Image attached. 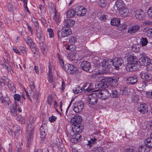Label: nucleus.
I'll return each instance as SVG.
<instances>
[{
  "mask_svg": "<svg viewBox=\"0 0 152 152\" xmlns=\"http://www.w3.org/2000/svg\"><path fill=\"white\" fill-rule=\"evenodd\" d=\"M35 122V119L32 117L29 118L26 124V140L28 143H30L32 139L34 128V124Z\"/></svg>",
  "mask_w": 152,
  "mask_h": 152,
  "instance_id": "1",
  "label": "nucleus"
},
{
  "mask_svg": "<svg viewBox=\"0 0 152 152\" xmlns=\"http://www.w3.org/2000/svg\"><path fill=\"white\" fill-rule=\"evenodd\" d=\"M125 56L128 58V62L126 68L127 71L131 72L133 70V67L137 65L138 59L131 53H127Z\"/></svg>",
  "mask_w": 152,
  "mask_h": 152,
  "instance_id": "2",
  "label": "nucleus"
},
{
  "mask_svg": "<svg viewBox=\"0 0 152 152\" xmlns=\"http://www.w3.org/2000/svg\"><path fill=\"white\" fill-rule=\"evenodd\" d=\"M21 96L18 94H15L14 95V99L15 101L14 105L10 108V112L12 115L14 117L18 116V113H21L22 110L18 104H17L16 101H20L21 99Z\"/></svg>",
  "mask_w": 152,
  "mask_h": 152,
  "instance_id": "3",
  "label": "nucleus"
},
{
  "mask_svg": "<svg viewBox=\"0 0 152 152\" xmlns=\"http://www.w3.org/2000/svg\"><path fill=\"white\" fill-rule=\"evenodd\" d=\"M100 66L104 72V73H108L110 71L113 65L112 59H110L103 60L101 63Z\"/></svg>",
  "mask_w": 152,
  "mask_h": 152,
  "instance_id": "4",
  "label": "nucleus"
},
{
  "mask_svg": "<svg viewBox=\"0 0 152 152\" xmlns=\"http://www.w3.org/2000/svg\"><path fill=\"white\" fill-rule=\"evenodd\" d=\"M64 68L66 72L71 75L75 74L78 72V68L72 64H66L64 66Z\"/></svg>",
  "mask_w": 152,
  "mask_h": 152,
  "instance_id": "5",
  "label": "nucleus"
},
{
  "mask_svg": "<svg viewBox=\"0 0 152 152\" xmlns=\"http://www.w3.org/2000/svg\"><path fill=\"white\" fill-rule=\"evenodd\" d=\"M71 33V30L70 28H63L57 31V35L59 38L67 37Z\"/></svg>",
  "mask_w": 152,
  "mask_h": 152,
  "instance_id": "6",
  "label": "nucleus"
},
{
  "mask_svg": "<svg viewBox=\"0 0 152 152\" xmlns=\"http://www.w3.org/2000/svg\"><path fill=\"white\" fill-rule=\"evenodd\" d=\"M98 94L96 92L93 93L87 96V100L90 104L94 105L96 104L98 101Z\"/></svg>",
  "mask_w": 152,
  "mask_h": 152,
  "instance_id": "7",
  "label": "nucleus"
},
{
  "mask_svg": "<svg viewBox=\"0 0 152 152\" xmlns=\"http://www.w3.org/2000/svg\"><path fill=\"white\" fill-rule=\"evenodd\" d=\"M111 89L109 88H106L104 90H102L101 92H96L98 93V96L102 100H105L108 98L110 95V91Z\"/></svg>",
  "mask_w": 152,
  "mask_h": 152,
  "instance_id": "8",
  "label": "nucleus"
},
{
  "mask_svg": "<svg viewBox=\"0 0 152 152\" xmlns=\"http://www.w3.org/2000/svg\"><path fill=\"white\" fill-rule=\"evenodd\" d=\"M106 79H102L100 82L96 83L95 85V87L96 88L98 89L96 90H104L107 88H109L107 85V84L106 82L105 81Z\"/></svg>",
  "mask_w": 152,
  "mask_h": 152,
  "instance_id": "9",
  "label": "nucleus"
},
{
  "mask_svg": "<svg viewBox=\"0 0 152 152\" xmlns=\"http://www.w3.org/2000/svg\"><path fill=\"white\" fill-rule=\"evenodd\" d=\"M70 134L71 136V141L72 143H77L79 142L81 139V136L79 134L75 133L74 131H71Z\"/></svg>",
  "mask_w": 152,
  "mask_h": 152,
  "instance_id": "10",
  "label": "nucleus"
},
{
  "mask_svg": "<svg viewBox=\"0 0 152 152\" xmlns=\"http://www.w3.org/2000/svg\"><path fill=\"white\" fill-rule=\"evenodd\" d=\"M84 107L83 103L81 102H77L73 104V110L76 113L81 112Z\"/></svg>",
  "mask_w": 152,
  "mask_h": 152,
  "instance_id": "11",
  "label": "nucleus"
},
{
  "mask_svg": "<svg viewBox=\"0 0 152 152\" xmlns=\"http://www.w3.org/2000/svg\"><path fill=\"white\" fill-rule=\"evenodd\" d=\"M86 10L82 6L77 7L75 9L76 14L79 16H84L86 13Z\"/></svg>",
  "mask_w": 152,
  "mask_h": 152,
  "instance_id": "12",
  "label": "nucleus"
},
{
  "mask_svg": "<svg viewBox=\"0 0 152 152\" xmlns=\"http://www.w3.org/2000/svg\"><path fill=\"white\" fill-rule=\"evenodd\" d=\"M25 40L32 51L36 50L37 46L31 37H28L25 39Z\"/></svg>",
  "mask_w": 152,
  "mask_h": 152,
  "instance_id": "13",
  "label": "nucleus"
},
{
  "mask_svg": "<svg viewBox=\"0 0 152 152\" xmlns=\"http://www.w3.org/2000/svg\"><path fill=\"white\" fill-rule=\"evenodd\" d=\"M36 35L39 41L42 42L45 40V37L42 32V29L40 27L35 28Z\"/></svg>",
  "mask_w": 152,
  "mask_h": 152,
  "instance_id": "14",
  "label": "nucleus"
},
{
  "mask_svg": "<svg viewBox=\"0 0 152 152\" xmlns=\"http://www.w3.org/2000/svg\"><path fill=\"white\" fill-rule=\"evenodd\" d=\"M47 125L45 124H42L40 128V137L42 139H43L45 137L47 132Z\"/></svg>",
  "mask_w": 152,
  "mask_h": 152,
  "instance_id": "15",
  "label": "nucleus"
},
{
  "mask_svg": "<svg viewBox=\"0 0 152 152\" xmlns=\"http://www.w3.org/2000/svg\"><path fill=\"white\" fill-rule=\"evenodd\" d=\"M113 65L116 67V69L121 66L123 63V61L121 58H115L113 59V61L112 60Z\"/></svg>",
  "mask_w": 152,
  "mask_h": 152,
  "instance_id": "16",
  "label": "nucleus"
},
{
  "mask_svg": "<svg viewBox=\"0 0 152 152\" xmlns=\"http://www.w3.org/2000/svg\"><path fill=\"white\" fill-rule=\"evenodd\" d=\"M82 119V118L81 116L77 115L71 119V123L72 125L76 126L80 124Z\"/></svg>",
  "mask_w": 152,
  "mask_h": 152,
  "instance_id": "17",
  "label": "nucleus"
},
{
  "mask_svg": "<svg viewBox=\"0 0 152 152\" xmlns=\"http://www.w3.org/2000/svg\"><path fill=\"white\" fill-rule=\"evenodd\" d=\"M151 60L147 57H142L139 59V61L140 64L142 66H147L151 62Z\"/></svg>",
  "mask_w": 152,
  "mask_h": 152,
  "instance_id": "18",
  "label": "nucleus"
},
{
  "mask_svg": "<svg viewBox=\"0 0 152 152\" xmlns=\"http://www.w3.org/2000/svg\"><path fill=\"white\" fill-rule=\"evenodd\" d=\"M139 112L142 114L147 113L148 111V106L145 104H140L138 106Z\"/></svg>",
  "mask_w": 152,
  "mask_h": 152,
  "instance_id": "19",
  "label": "nucleus"
},
{
  "mask_svg": "<svg viewBox=\"0 0 152 152\" xmlns=\"http://www.w3.org/2000/svg\"><path fill=\"white\" fill-rule=\"evenodd\" d=\"M80 67L84 71H88L91 68V64L86 61H84L81 62Z\"/></svg>",
  "mask_w": 152,
  "mask_h": 152,
  "instance_id": "20",
  "label": "nucleus"
},
{
  "mask_svg": "<svg viewBox=\"0 0 152 152\" xmlns=\"http://www.w3.org/2000/svg\"><path fill=\"white\" fill-rule=\"evenodd\" d=\"M138 80L137 77V75H134L133 77H129L127 79V82L128 83L132 85L135 84Z\"/></svg>",
  "mask_w": 152,
  "mask_h": 152,
  "instance_id": "21",
  "label": "nucleus"
},
{
  "mask_svg": "<svg viewBox=\"0 0 152 152\" xmlns=\"http://www.w3.org/2000/svg\"><path fill=\"white\" fill-rule=\"evenodd\" d=\"M135 17L139 20H141L144 17V13L143 11L141 10H138L135 11Z\"/></svg>",
  "mask_w": 152,
  "mask_h": 152,
  "instance_id": "22",
  "label": "nucleus"
},
{
  "mask_svg": "<svg viewBox=\"0 0 152 152\" xmlns=\"http://www.w3.org/2000/svg\"><path fill=\"white\" fill-rule=\"evenodd\" d=\"M114 6L119 10L124 8L125 7V5L122 0H117L116 1Z\"/></svg>",
  "mask_w": 152,
  "mask_h": 152,
  "instance_id": "23",
  "label": "nucleus"
},
{
  "mask_svg": "<svg viewBox=\"0 0 152 152\" xmlns=\"http://www.w3.org/2000/svg\"><path fill=\"white\" fill-rule=\"evenodd\" d=\"M140 28V26L138 25L133 26L130 27L128 30V33L132 34L137 32Z\"/></svg>",
  "mask_w": 152,
  "mask_h": 152,
  "instance_id": "24",
  "label": "nucleus"
},
{
  "mask_svg": "<svg viewBox=\"0 0 152 152\" xmlns=\"http://www.w3.org/2000/svg\"><path fill=\"white\" fill-rule=\"evenodd\" d=\"M53 11L54 14L53 19L56 23L58 24L61 20V17L58 13L56 10L55 8L53 10Z\"/></svg>",
  "mask_w": 152,
  "mask_h": 152,
  "instance_id": "25",
  "label": "nucleus"
},
{
  "mask_svg": "<svg viewBox=\"0 0 152 152\" xmlns=\"http://www.w3.org/2000/svg\"><path fill=\"white\" fill-rule=\"evenodd\" d=\"M69 59L71 61H79L80 59V57L77 53H71L69 56Z\"/></svg>",
  "mask_w": 152,
  "mask_h": 152,
  "instance_id": "26",
  "label": "nucleus"
},
{
  "mask_svg": "<svg viewBox=\"0 0 152 152\" xmlns=\"http://www.w3.org/2000/svg\"><path fill=\"white\" fill-rule=\"evenodd\" d=\"M75 24V22L72 19H67L65 20L64 22V25L67 28L73 26Z\"/></svg>",
  "mask_w": 152,
  "mask_h": 152,
  "instance_id": "27",
  "label": "nucleus"
},
{
  "mask_svg": "<svg viewBox=\"0 0 152 152\" xmlns=\"http://www.w3.org/2000/svg\"><path fill=\"white\" fill-rule=\"evenodd\" d=\"M119 12L121 16L122 17H126L128 15L129 11L127 8L124 7V8L120 10Z\"/></svg>",
  "mask_w": 152,
  "mask_h": 152,
  "instance_id": "28",
  "label": "nucleus"
},
{
  "mask_svg": "<svg viewBox=\"0 0 152 152\" xmlns=\"http://www.w3.org/2000/svg\"><path fill=\"white\" fill-rule=\"evenodd\" d=\"M138 150L139 152H149L150 149L145 143L144 145H142L139 147Z\"/></svg>",
  "mask_w": 152,
  "mask_h": 152,
  "instance_id": "29",
  "label": "nucleus"
},
{
  "mask_svg": "<svg viewBox=\"0 0 152 152\" xmlns=\"http://www.w3.org/2000/svg\"><path fill=\"white\" fill-rule=\"evenodd\" d=\"M74 128H72L71 131H74V133L76 134L80 133L82 131L83 127L82 126L79 125L78 126H75Z\"/></svg>",
  "mask_w": 152,
  "mask_h": 152,
  "instance_id": "30",
  "label": "nucleus"
},
{
  "mask_svg": "<svg viewBox=\"0 0 152 152\" xmlns=\"http://www.w3.org/2000/svg\"><path fill=\"white\" fill-rule=\"evenodd\" d=\"M120 19L119 18H113L111 20L110 23L111 25L117 26L120 24Z\"/></svg>",
  "mask_w": 152,
  "mask_h": 152,
  "instance_id": "31",
  "label": "nucleus"
},
{
  "mask_svg": "<svg viewBox=\"0 0 152 152\" xmlns=\"http://www.w3.org/2000/svg\"><path fill=\"white\" fill-rule=\"evenodd\" d=\"M130 92V89L126 87H124L122 88L120 92L123 95H128Z\"/></svg>",
  "mask_w": 152,
  "mask_h": 152,
  "instance_id": "32",
  "label": "nucleus"
},
{
  "mask_svg": "<svg viewBox=\"0 0 152 152\" xmlns=\"http://www.w3.org/2000/svg\"><path fill=\"white\" fill-rule=\"evenodd\" d=\"M109 89H111L110 92V95H111V96L113 98L117 97L118 95V93L117 91L112 87H111V88H109Z\"/></svg>",
  "mask_w": 152,
  "mask_h": 152,
  "instance_id": "33",
  "label": "nucleus"
},
{
  "mask_svg": "<svg viewBox=\"0 0 152 152\" xmlns=\"http://www.w3.org/2000/svg\"><path fill=\"white\" fill-rule=\"evenodd\" d=\"M140 77L142 79L146 80L149 77V75L148 73L142 71L140 73Z\"/></svg>",
  "mask_w": 152,
  "mask_h": 152,
  "instance_id": "34",
  "label": "nucleus"
},
{
  "mask_svg": "<svg viewBox=\"0 0 152 152\" xmlns=\"http://www.w3.org/2000/svg\"><path fill=\"white\" fill-rule=\"evenodd\" d=\"M39 44H40V48L41 49L42 51V53L44 56H46L47 55L46 53V45H44L43 43V42H42L41 41H40Z\"/></svg>",
  "mask_w": 152,
  "mask_h": 152,
  "instance_id": "35",
  "label": "nucleus"
},
{
  "mask_svg": "<svg viewBox=\"0 0 152 152\" xmlns=\"http://www.w3.org/2000/svg\"><path fill=\"white\" fill-rule=\"evenodd\" d=\"M8 79L6 77L3 76L0 80V85L2 86H5L8 84Z\"/></svg>",
  "mask_w": 152,
  "mask_h": 152,
  "instance_id": "36",
  "label": "nucleus"
},
{
  "mask_svg": "<svg viewBox=\"0 0 152 152\" xmlns=\"http://www.w3.org/2000/svg\"><path fill=\"white\" fill-rule=\"evenodd\" d=\"M48 68L49 69V76L48 77V81L50 83H51L52 82L53 80V75L52 73V69L50 65L48 66Z\"/></svg>",
  "mask_w": 152,
  "mask_h": 152,
  "instance_id": "37",
  "label": "nucleus"
},
{
  "mask_svg": "<svg viewBox=\"0 0 152 152\" xmlns=\"http://www.w3.org/2000/svg\"><path fill=\"white\" fill-rule=\"evenodd\" d=\"M74 93L75 94H79L81 93L83 91V88L79 85L76 86L75 89L72 90Z\"/></svg>",
  "mask_w": 152,
  "mask_h": 152,
  "instance_id": "38",
  "label": "nucleus"
},
{
  "mask_svg": "<svg viewBox=\"0 0 152 152\" xmlns=\"http://www.w3.org/2000/svg\"><path fill=\"white\" fill-rule=\"evenodd\" d=\"M75 11L74 10L71 9L67 12L66 13V15L68 18H72L75 15Z\"/></svg>",
  "mask_w": 152,
  "mask_h": 152,
  "instance_id": "39",
  "label": "nucleus"
},
{
  "mask_svg": "<svg viewBox=\"0 0 152 152\" xmlns=\"http://www.w3.org/2000/svg\"><path fill=\"white\" fill-rule=\"evenodd\" d=\"M145 143L149 148H152V138H148L145 140Z\"/></svg>",
  "mask_w": 152,
  "mask_h": 152,
  "instance_id": "40",
  "label": "nucleus"
},
{
  "mask_svg": "<svg viewBox=\"0 0 152 152\" xmlns=\"http://www.w3.org/2000/svg\"><path fill=\"white\" fill-rule=\"evenodd\" d=\"M7 85L10 91L13 92H16V89L13 83L8 82Z\"/></svg>",
  "mask_w": 152,
  "mask_h": 152,
  "instance_id": "41",
  "label": "nucleus"
},
{
  "mask_svg": "<svg viewBox=\"0 0 152 152\" xmlns=\"http://www.w3.org/2000/svg\"><path fill=\"white\" fill-rule=\"evenodd\" d=\"M148 42L146 38L142 37L140 39V44L142 46H146L148 44Z\"/></svg>",
  "mask_w": 152,
  "mask_h": 152,
  "instance_id": "42",
  "label": "nucleus"
},
{
  "mask_svg": "<svg viewBox=\"0 0 152 152\" xmlns=\"http://www.w3.org/2000/svg\"><path fill=\"white\" fill-rule=\"evenodd\" d=\"M98 3L99 5L102 7L104 8L106 6L107 1L105 0H99Z\"/></svg>",
  "mask_w": 152,
  "mask_h": 152,
  "instance_id": "43",
  "label": "nucleus"
},
{
  "mask_svg": "<svg viewBox=\"0 0 152 152\" xmlns=\"http://www.w3.org/2000/svg\"><path fill=\"white\" fill-rule=\"evenodd\" d=\"M96 141V139L94 137L93 139L91 138L90 140H88V143L87 144V145L89 147H91L93 145Z\"/></svg>",
  "mask_w": 152,
  "mask_h": 152,
  "instance_id": "44",
  "label": "nucleus"
},
{
  "mask_svg": "<svg viewBox=\"0 0 152 152\" xmlns=\"http://www.w3.org/2000/svg\"><path fill=\"white\" fill-rule=\"evenodd\" d=\"M53 98L51 94L48 95L47 97V101L48 104L50 105H51L53 101Z\"/></svg>",
  "mask_w": 152,
  "mask_h": 152,
  "instance_id": "45",
  "label": "nucleus"
},
{
  "mask_svg": "<svg viewBox=\"0 0 152 152\" xmlns=\"http://www.w3.org/2000/svg\"><path fill=\"white\" fill-rule=\"evenodd\" d=\"M31 20L34 25L35 26V28L39 27L37 20L34 17L32 18Z\"/></svg>",
  "mask_w": 152,
  "mask_h": 152,
  "instance_id": "46",
  "label": "nucleus"
},
{
  "mask_svg": "<svg viewBox=\"0 0 152 152\" xmlns=\"http://www.w3.org/2000/svg\"><path fill=\"white\" fill-rule=\"evenodd\" d=\"M17 120L22 124H24L25 123V118L23 117L20 116L17 118Z\"/></svg>",
  "mask_w": 152,
  "mask_h": 152,
  "instance_id": "47",
  "label": "nucleus"
},
{
  "mask_svg": "<svg viewBox=\"0 0 152 152\" xmlns=\"http://www.w3.org/2000/svg\"><path fill=\"white\" fill-rule=\"evenodd\" d=\"M92 152H104L102 149L99 147H95L94 148Z\"/></svg>",
  "mask_w": 152,
  "mask_h": 152,
  "instance_id": "48",
  "label": "nucleus"
},
{
  "mask_svg": "<svg viewBox=\"0 0 152 152\" xmlns=\"http://www.w3.org/2000/svg\"><path fill=\"white\" fill-rule=\"evenodd\" d=\"M39 93L38 91H35L34 93V94L33 95L32 97L35 100L37 101L38 98L39 96Z\"/></svg>",
  "mask_w": 152,
  "mask_h": 152,
  "instance_id": "49",
  "label": "nucleus"
},
{
  "mask_svg": "<svg viewBox=\"0 0 152 152\" xmlns=\"http://www.w3.org/2000/svg\"><path fill=\"white\" fill-rule=\"evenodd\" d=\"M27 0H23V3H24V9H25V10L26 11H27V12L29 13H30V12L29 11L27 5Z\"/></svg>",
  "mask_w": 152,
  "mask_h": 152,
  "instance_id": "50",
  "label": "nucleus"
},
{
  "mask_svg": "<svg viewBox=\"0 0 152 152\" xmlns=\"http://www.w3.org/2000/svg\"><path fill=\"white\" fill-rule=\"evenodd\" d=\"M108 80L111 81L112 83H116L118 80V78L113 77L109 78Z\"/></svg>",
  "mask_w": 152,
  "mask_h": 152,
  "instance_id": "51",
  "label": "nucleus"
},
{
  "mask_svg": "<svg viewBox=\"0 0 152 152\" xmlns=\"http://www.w3.org/2000/svg\"><path fill=\"white\" fill-rule=\"evenodd\" d=\"M26 24L29 31L30 32L31 35H33V30L31 26L29 25L28 23L27 22L26 23Z\"/></svg>",
  "mask_w": 152,
  "mask_h": 152,
  "instance_id": "52",
  "label": "nucleus"
},
{
  "mask_svg": "<svg viewBox=\"0 0 152 152\" xmlns=\"http://www.w3.org/2000/svg\"><path fill=\"white\" fill-rule=\"evenodd\" d=\"M48 31L49 33V37L51 38L54 37V34L53 32V30L51 28H49L48 29Z\"/></svg>",
  "mask_w": 152,
  "mask_h": 152,
  "instance_id": "53",
  "label": "nucleus"
},
{
  "mask_svg": "<svg viewBox=\"0 0 152 152\" xmlns=\"http://www.w3.org/2000/svg\"><path fill=\"white\" fill-rule=\"evenodd\" d=\"M73 46L72 45H67L66 44L64 45V48L66 49L67 50H69L70 51H72V48H73Z\"/></svg>",
  "mask_w": 152,
  "mask_h": 152,
  "instance_id": "54",
  "label": "nucleus"
},
{
  "mask_svg": "<svg viewBox=\"0 0 152 152\" xmlns=\"http://www.w3.org/2000/svg\"><path fill=\"white\" fill-rule=\"evenodd\" d=\"M147 14L149 18H152V7L148 9L147 11Z\"/></svg>",
  "mask_w": 152,
  "mask_h": 152,
  "instance_id": "55",
  "label": "nucleus"
},
{
  "mask_svg": "<svg viewBox=\"0 0 152 152\" xmlns=\"http://www.w3.org/2000/svg\"><path fill=\"white\" fill-rule=\"evenodd\" d=\"M132 100L134 102H138L139 100V98L137 95H133L132 96Z\"/></svg>",
  "mask_w": 152,
  "mask_h": 152,
  "instance_id": "56",
  "label": "nucleus"
},
{
  "mask_svg": "<svg viewBox=\"0 0 152 152\" xmlns=\"http://www.w3.org/2000/svg\"><path fill=\"white\" fill-rule=\"evenodd\" d=\"M19 48L23 53L26 54L27 53V51L24 47L22 46H20Z\"/></svg>",
  "mask_w": 152,
  "mask_h": 152,
  "instance_id": "57",
  "label": "nucleus"
},
{
  "mask_svg": "<svg viewBox=\"0 0 152 152\" xmlns=\"http://www.w3.org/2000/svg\"><path fill=\"white\" fill-rule=\"evenodd\" d=\"M16 148L18 149H21L22 144L20 142H18L15 143Z\"/></svg>",
  "mask_w": 152,
  "mask_h": 152,
  "instance_id": "58",
  "label": "nucleus"
},
{
  "mask_svg": "<svg viewBox=\"0 0 152 152\" xmlns=\"http://www.w3.org/2000/svg\"><path fill=\"white\" fill-rule=\"evenodd\" d=\"M77 41V39L76 37H71L69 39L70 42L72 43H75Z\"/></svg>",
  "mask_w": 152,
  "mask_h": 152,
  "instance_id": "59",
  "label": "nucleus"
},
{
  "mask_svg": "<svg viewBox=\"0 0 152 152\" xmlns=\"http://www.w3.org/2000/svg\"><path fill=\"white\" fill-rule=\"evenodd\" d=\"M148 64L146 66V67L148 70L152 71V60H151V62Z\"/></svg>",
  "mask_w": 152,
  "mask_h": 152,
  "instance_id": "60",
  "label": "nucleus"
},
{
  "mask_svg": "<svg viewBox=\"0 0 152 152\" xmlns=\"http://www.w3.org/2000/svg\"><path fill=\"white\" fill-rule=\"evenodd\" d=\"M40 20H41L42 23L44 26H47V24L46 23V21L44 18L41 17Z\"/></svg>",
  "mask_w": 152,
  "mask_h": 152,
  "instance_id": "61",
  "label": "nucleus"
},
{
  "mask_svg": "<svg viewBox=\"0 0 152 152\" xmlns=\"http://www.w3.org/2000/svg\"><path fill=\"white\" fill-rule=\"evenodd\" d=\"M39 8L41 13H44L45 12V7L42 5L41 4L39 5Z\"/></svg>",
  "mask_w": 152,
  "mask_h": 152,
  "instance_id": "62",
  "label": "nucleus"
},
{
  "mask_svg": "<svg viewBox=\"0 0 152 152\" xmlns=\"http://www.w3.org/2000/svg\"><path fill=\"white\" fill-rule=\"evenodd\" d=\"M143 24L146 26H152V22L150 21H146L143 22Z\"/></svg>",
  "mask_w": 152,
  "mask_h": 152,
  "instance_id": "63",
  "label": "nucleus"
},
{
  "mask_svg": "<svg viewBox=\"0 0 152 152\" xmlns=\"http://www.w3.org/2000/svg\"><path fill=\"white\" fill-rule=\"evenodd\" d=\"M147 35L150 37H152V28H150L147 30Z\"/></svg>",
  "mask_w": 152,
  "mask_h": 152,
  "instance_id": "64",
  "label": "nucleus"
}]
</instances>
